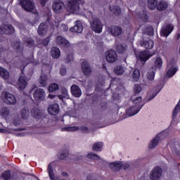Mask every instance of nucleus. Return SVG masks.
Here are the masks:
<instances>
[{"label": "nucleus", "mask_w": 180, "mask_h": 180, "mask_svg": "<svg viewBox=\"0 0 180 180\" xmlns=\"http://www.w3.org/2000/svg\"><path fill=\"white\" fill-rule=\"evenodd\" d=\"M89 19L92 30L96 33H102V29H103L102 21L97 17H95L91 11L89 12Z\"/></svg>", "instance_id": "f257e3e1"}, {"label": "nucleus", "mask_w": 180, "mask_h": 180, "mask_svg": "<svg viewBox=\"0 0 180 180\" xmlns=\"http://www.w3.org/2000/svg\"><path fill=\"white\" fill-rule=\"evenodd\" d=\"M30 81V78L25 75V73L22 72L16 84V86L20 91H23L26 86H27V82Z\"/></svg>", "instance_id": "f03ea898"}, {"label": "nucleus", "mask_w": 180, "mask_h": 180, "mask_svg": "<svg viewBox=\"0 0 180 180\" xmlns=\"http://www.w3.org/2000/svg\"><path fill=\"white\" fill-rule=\"evenodd\" d=\"M20 4L25 11L34 13L36 6H34V2L33 0H20Z\"/></svg>", "instance_id": "7ed1b4c3"}, {"label": "nucleus", "mask_w": 180, "mask_h": 180, "mask_svg": "<svg viewBox=\"0 0 180 180\" xmlns=\"http://www.w3.org/2000/svg\"><path fill=\"white\" fill-rule=\"evenodd\" d=\"M52 8L55 13H63L65 9V4L62 0H54L52 4Z\"/></svg>", "instance_id": "20e7f679"}, {"label": "nucleus", "mask_w": 180, "mask_h": 180, "mask_svg": "<svg viewBox=\"0 0 180 180\" xmlns=\"http://www.w3.org/2000/svg\"><path fill=\"white\" fill-rule=\"evenodd\" d=\"M79 4H82V0H68L67 10L72 13L78 12Z\"/></svg>", "instance_id": "39448f33"}, {"label": "nucleus", "mask_w": 180, "mask_h": 180, "mask_svg": "<svg viewBox=\"0 0 180 180\" xmlns=\"http://www.w3.org/2000/svg\"><path fill=\"white\" fill-rule=\"evenodd\" d=\"M105 60L110 63H116L119 60V56L116 51L111 49L105 52Z\"/></svg>", "instance_id": "423d86ee"}, {"label": "nucleus", "mask_w": 180, "mask_h": 180, "mask_svg": "<svg viewBox=\"0 0 180 180\" xmlns=\"http://www.w3.org/2000/svg\"><path fill=\"white\" fill-rule=\"evenodd\" d=\"M15 28L11 25L3 23L0 25V34H13Z\"/></svg>", "instance_id": "0eeeda50"}, {"label": "nucleus", "mask_w": 180, "mask_h": 180, "mask_svg": "<svg viewBox=\"0 0 180 180\" xmlns=\"http://www.w3.org/2000/svg\"><path fill=\"white\" fill-rule=\"evenodd\" d=\"M56 43L59 47H60V49H63V50H67V49H70V47H71L70 41L62 36L57 37Z\"/></svg>", "instance_id": "6e6552de"}, {"label": "nucleus", "mask_w": 180, "mask_h": 180, "mask_svg": "<svg viewBox=\"0 0 180 180\" xmlns=\"http://www.w3.org/2000/svg\"><path fill=\"white\" fill-rule=\"evenodd\" d=\"M2 95L4 98L5 103L7 105H15L16 103V97L13 94L9 92H5Z\"/></svg>", "instance_id": "1a4fd4ad"}, {"label": "nucleus", "mask_w": 180, "mask_h": 180, "mask_svg": "<svg viewBox=\"0 0 180 180\" xmlns=\"http://www.w3.org/2000/svg\"><path fill=\"white\" fill-rule=\"evenodd\" d=\"M109 32L114 37H119L123 33V29L117 25H112L108 28Z\"/></svg>", "instance_id": "9d476101"}, {"label": "nucleus", "mask_w": 180, "mask_h": 180, "mask_svg": "<svg viewBox=\"0 0 180 180\" xmlns=\"http://www.w3.org/2000/svg\"><path fill=\"white\" fill-rule=\"evenodd\" d=\"M35 101H44L46 99V91L43 89H37L33 93Z\"/></svg>", "instance_id": "9b49d317"}, {"label": "nucleus", "mask_w": 180, "mask_h": 180, "mask_svg": "<svg viewBox=\"0 0 180 180\" xmlns=\"http://www.w3.org/2000/svg\"><path fill=\"white\" fill-rule=\"evenodd\" d=\"M139 44L141 47L150 50V49L154 47V41L148 38L146 39L144 37H143L142 39L139 41Z\"/></svg>", "instance_id": "f8f14e48"}, {"label": "nucleus", "mask_w": 180, "mask_h": 180, "mask_svg": "<svg viewBox=\"0 0 180 180\" xmlns=\"http://www.w3.org/2000/svg\"><path fill=\"white\" fill-rule=\"evenodd\" d=\"M77 130H80L83 133H88L89 129L86 127H65L62 128V131H77Z\"/></svg>", "instance_id": "ddd939ff"}, {"label": "nucleus", "mask_w": 180, "mask_h": 180, "mask_svg": "<svg viewBox=\"0 0 180 180\" xmlns=\"http://www.w3.org/2000/svg\"><path fill=\"white\" fill-rule=\"evenodd\" d=\"M161 175H162V169L160 167H156L152 170L150 178L152 180H158Z\"/></svg>", "instance_id": "4468645a"}, {"label": "nucleus", "mask_w": 180, "mask_h": 180, "mask_svg": "<svg viewBox=\"0 0 180 180\" xmlns=\"http://www.w3.org/2000/svg\"><path fill=\"white\" fill-rule=\"evenodd\" d=\"M152 56L153 55L150 54V51L146 50L140 52L139 54V58L141 64H143V65H144V64H146L147 60L150 59V57H152Z\"/></svg>", "instance_id": "2eb2a0df"}, {"label": "nucleus", "mask_w": 180, "mask_h": 180, "mask_svg": "<svg viewBox=\"0 0 180 180\" xmlns=\"http://www.w3.org/2000/svg\"><path fill=\"white\" fill-rule=\"evenodd\" d=\"M172 30H174V25L171 24L167 25L162 27L160 34L163 37H168L172 33Z\"/></svg>", "instance_id": "dca6fc26"}, {"label": "nucleus", "mask_w": 180, "mask_h": 180, "mask_svg": "<svg viewBox=\"0 0 180 180\" xmlns=\"http://www.w3.org/2000/svg\"><path fill=\"white\" fill-rule=\"evenodd\" d=\"M82 70L83 71V74H84L86 77H89L91 75V72H92L91 65L86 60L82 63Z\"/></svg>", "instance_id": "f3484780"}, {"label": "nucleus", "mask_w": 180, "mask_h": 180, "mask_svg": "<svg viewBox=\"0 0 180 180\" xmlns=\"http://www.w3.org/2000/svg\"><path fill=\"white\" fill-rule=\"evenodd\" d=\"M48 113L52 116H56L60 113V105L57 103L50 105L48 107Z\"/></svg>", "instance_id": "a211bd4d"}, {"label": "nucleus", "mask_w": 180, "mask_h": 180, "mask_svg": "<svg viewBox=\"0 0 180 180\" xmlns=\"http://www.w3.org/2000/svg\"><path fill=\"white\" fill-rule=\"evenodd\" d=\"M70 30L72 33H82V31L84 30L82 22L79 20H77L75 26L71 27Z\"/></svg>", "instance_id": "6ab92c4d"}, {"label": "nucleus", "mask_w": 180, "mask_h": 180, "mask_svg": "<svg viewBox=\"0 0 180 180\" xmlns=\"http://www.w3.org/2000/svg\"><path fill=\"white\" fill-rule=\"evenodd\" d=\"M49 30V25L46 22H41L39 25L38 27V34L41 37H43V36H46V34L47 33Z\"/></svg>", "instance_id": "aec40b11"}, {"label": "nucleus", "mask_w": 180, "mask_h": 180, "mask_svg": "<svg viewBox=\"0 0 180 180\" xmlns=\"http://www.w3.org/2000/svg\"><path fill=\"white\" fill-rule=\"evenodd\" d=\"M50 40H51V37H47L45 39H38L37 41V46L41 49L42 47H47L49 46V43H50Z\"/></svg>", "instance_id": "412c9836"}, {"label": "nucleus", "mask_w": 180, "mask_h": 180, "mask_svg": "<svg viewBox=\"0 0 180 180\" xmlns=\"http://www.w3.org/2000/svg\"><path fill=\"white\" fill-rule=\"evenodd\" d=\"M123 167V162L120 161H115L110 164V168L114 172H117Z\"/></svg>", "instance_id": "4be33fe9"}, {"label": "nucleus", "mask_w": 180, "mask_h": 180, "mask_svg": "<svg viewBox=\"0 0 180 180\" xmlns=\"http://www.w3.org/2000/svg\"><path fill=\"white\" fill-rule=\"evenodd\" d=\"M72 95L75 96V98H79L81 95H82V91H81V89L76 84H73L70 88Z\"/></svg>", "instance_id": "5701e85b"}, {"label": "nucleus", "mask_w": 180, "mask_h": 180, "mask_svg": "<svg viewBox=\"0 0 180 180\" xmlns=\"http://www.w3.org/2000/svg\"><path fill=\"white\" fill-rule=\"evenodd\" d=\"M31 114L32 117L37 120H40V119H42L43 117V112L37 108H34L31 110Z\"/></svg>", "instance_id": "b1692460"}, {"label": "nucleus", "mask_w": 180, "mask_h": 180, "mask_svg": "<svg viewBox=\"0 0 180 180\" xmlns=\"http://www.w3.org/2000/svg\"><path fill=\"white\" fill-rule=\"evenodd\" d=\"M13 49L18 54H22L23 53V44L21 42L17 41L13 44Z\"/></svg>", "instance_id": "393cba45"}, {"label": "nucleus", "mask_w": 180, "mask_h": 180, "mask_svg": "<svg viewBox=\"0 0 180 180\" xmlns=\"http://www.w3.org/2000/svg\"><path fill=\"white\" fill-rule=\"evenodd\" d=\"M39 84L42 88H45L49 85V76L46 74H41L39 77Z\"/></svg>", "instance_id": "a878e982"}, {"label": "nucleus", "mask_w": 180, "mask_h": 180, "mask_svg": "<svg viewBox=\"0 0 180 180\" xmlns=\"http://www.w3.org/2000/svg\"><path fill=\"white\" fill-rule=\"evenodd\" d=\"M160 134H158L155 139H153L151 142L149 143V148L153 149L155 148L158 146V142L161 140L160 137Z\"/></svg>", "instance_id": "bb28decb"}, {"label": "nucleus", "mask_w": 180, "mask_h": 180, "mask_svg": "<svg viewBox=\"0 0 180 180\" xmlns=\"http://www.w3.org/2000/svg\"><path fill=\"white\" fill-rule=\"evenodd\" d=\"M51 55L53 58H60V56H61V52L60 49L56 46L51 49Z\"/></svg>", "instance_id": "cd10ccee"}, {"label": "nucleus", "mask_w": 180, "mask_h": 180, "mask_svg": "<svg viewBox=\"0 0 180 180\" xmlns=\"http://www.w3.org/2000/svg\"><path fill=\"white\" fill-rule=\"evenodd\" d=\"M0 77L3 78V79H9V72L8 70L0 67Z\"/></svg>", "instance_id": "c85d7f7f"}, {"label": "nucleus", "mask_w": 180, "mask_h": 180, "mask_svg": "<svg viewBox=\"0 0 180 180\" xmlns=\"http://www.w3.org/2000/svg\"><path fill=\"white\" fill-rule=\"evenodd\" d=\"M156 8L160 12H162V11H165L168 8V4L165 1H160L157 4Z\"/></svg>", "instance_id": "c756f323"}, {"label": "nucleus", "mask_w": 180, "mask_h": 180, "mask_svg": "<svg viewBox=\"0 0 180 180\" xmlns=\"http://www.w3.org/2000/svg\"><path fill=\"white\" fill-rule=\"evenodd\" d=\"M48 174L49 175V178L51 180H57V177H56V176L54 175V170L53 169V165H51V163H50L48 165Z\"/></svg>", "instance_id": "7c9ffc66"}, {"label": "nucleus", "mask_w": 180, "mask_h": 180, "mask_svg": "<svg viewBox=\"0 0 180 180\" xmlns=\"http://www.w3.org/2000/svg\"><path fill=\"white\" fill-rule=\"evenodd\" d=\"M117 51L119 54H123V53H126L127 51V45L126 44H118L116 46Z\"/></svg>", "instance_id": "2f4dec72"}, {"label": "nucleus", "mask_w": 180, "mask_h": 180, "mask_svg": "<svg viewBox=\"0 0 180 180\" xmlns=\"http://www.w3.org/2000/svg\"><path fill=\"white\" fill-rule=\"evenodd\" d=\"M158 0H148V7L150 11H154L157 8Z\"/></svg>", "instance_id": "473e14b6"}, {"label": "nucleus", "mask_w": 180, "mask_h": 180, "mask_svg": "<svg viewBox=\"0 0 180 180\" xmlns=\"http://www.w3.org/2000/svg\"><path fill=\"white\" fill-rule=\"evenodd\" d=\"M29 109H27L26 107L22 108L20 112L22 119H24V120L29 119Z\"/></svg>", "instance_id": "72a5a7b5"}, {"label": "nucleus", "mask_w": 180, "mask_h": 180, "mask_svg": "<svg viewBox=\"0 0 180 180\" xmlns=\"http://www.w3.org/2000/svg\"><path fill=\"white\" fill-rule=\"evenodd\" d=\"M146 77L148 81H154V77H155V69L152 68V70L148 72Z\"/></svg>", "instance_id": "f704fd0d"}, {"label": "nucleus", "mask_w": 180, "mask_h": 180, "mask_svg": "<svg viewBox=\"0 0 180 180\" xmlns=\"http://www.w3.org/2000/svg\"><path fill=\"white\" fill-rule=\"evenodd\" d=\"M103 147V143L102 142H97L93 145L92 150L93 151H101Z\"/></svg>", "instance_id": "c9c22d12"}, {"label": "nucleus", "mask_w": 180, "mask_h": 180, "mask_svg": "<svg viewBox=\"0 0 180 180\" xmlns=\"http://www.w3.org/2000/svg\"><path fill=\"white\" fill-rule=\"evenodd\" d=\"M114 72L116 75H122L124 74V68H123V66H116L114 69Z\"/></svg>", "instance_id": "e433bc0d"}, {"label": "nucleus", "mask_w": 180, "mask_h": 180, "mask_svg": "<svg viewBox=\"0 0 180 180\" xmlns=\"http://www.w3.org/2000/svg\"><path fill=\"white\" fill-rule=\"evenodd\" d=\"M24 41L27 44V47L32 48V47H34L35 46L34 40H33L30 37H25L24 39Z\"/></svg>", "instance_id": "4c0bfd02"}, {"label": "nucleus", "mask_w": 180, "mask_h": 180, "mask_svg": "<svg viewBox=\"0 0 180 180\" xmlns=\"http://www.w3.org/2000/svg\"><path fill=\"white\" fill-rule=\"evenodd\" d=\"M132 78L135 82H137L140 79V70L135 69L132 73Z\"/></svg>", "instance_id": "58836bf2"}, {"label": "nucleus", "mask_w": 180, "mask_h": 180, "mask_svg": "<svg viewBox=\"0 0 180 180\" xmlns=\"http://www.w3.org/2000/svg\"><path fill=\"white\" fill-rule=\"evenodd\" d=\"M127 113L129 116H134V115L139 113V110H137L136 106H132L128 109Z\"/></svg>", "instance_id": "ea45409f"}, {"label": "nucleus", "mask_w": 180, "mask_h": 180, "mask_svg": "<svg viewBox=\"0 0 180 180\" xmlns=\"http://www.w3.org/2000/svg\"><path fill=\"white\" fill-rule=\"evenodd\" d=\"M110 9L114 15H120L122 13V10L120 9V7L115 6L113 7H110Z\"/></svg>", "instance_id": "a19ab883"}, {"label": "nucleus", "mask_w": 180, "mask_h": 180, "mask_svg": "<svg viewBox=\"0 0 180 180\" xmlns=\"http://www.w3.org/2000/svg\"><path fill=\"white\" fill-rule=\"evenodd\" d=\"M58 89H60V86H58V84L56 83L50 84L49 87V92H56V91H58Z\"/></svg>", "instance_id": "79ce46f5"}, {"label": "nucleus", "mask_w": 180, "mask_h": 180, "mask_svg": "<svg viewBox=\"0 0 180 180\" xmlns=\"http://www.w3.org/2000/svg\"><path fill=\"white\" fill-rule=\"evenodd\" d=\"M87 158H89L90 160H96V161H98V160H101V158L98 155L94 154L92 152H90L88 153Z\"/></svg>", "instance_id": "37998d69"}, {"label": "nucleus", "mask_w": 180, "mask_h": 180, "mask_svg": "<svg viewBox=\"0 0 180 180\" xmlns=\"http://www.w3.org/2000/svg\"><path fill=\"white\" fill-rule=\"evenodd\" d=\"M161 67H162V59L157 58L155 60V68L160 70Z\"/></svg>", "instance_id": "c03bdc74"}, {"label": "nucleus", "mask_w": 180, "mask_h": 180, "mask_svg": "<svg viewBox=\"0 0 180 180\" xmlns=\"http://www.w3.org/2000/svg\"><path fill=\"white\" fill-rule=\"evenodd\" d=\"M179 110H180V105H179V103H178L175 106V108H174V109L173 110V113H172V118L173 119H175V117H176L178 113H179Z\"/></svg>", "instance_id": "a18cd8bd"}, {"label": "nucleus", "mask_w": 180, "mask_h": 180, "mask_svg": "<svg viewBox=\"0 0 180 180\" xmlns=\"http://www.w3.org/2000/svg\"><path fill=\"white\" fill-rule=\"evenodd\" d=\"M2 178L5 180L11 179V171H6L1 174Z\"/></svg>", "instance_id": "49530a36"}, {"label": "nucleus", "mask_w": 180, "mask_h": 180, "mask_svg": "<svg viewBox=\"0 0 180 180\" xmlns=\"http://www.w3.org/2000/svg\"><path fill=\"white\" fill-rule=\"evenodd\" d=\"M143 88L141 87V85L140 84H135L134 87V91L135 94H140Z\"/></svg>", "instance_id": "de8ad7c7"}, {"label": "nucleus", "mask_w": 180, "mask_h": 180, "mask_svg": "<svg viewBox=\"0 0 180 180\" xmlns=\"http://www.w3.org/2000/svg\"><path fill=\"white\" fill-rule=\"evenodd\" d=\"M68 157V153L63 152L58 155V158L59 160H65V158H67Z\"/></svg>", "instance_id": "09e8293b"}, {"label": "nucleus", "mask_w": 180, "mask_h": 180, "mask_svg": "<svg viewBox=\"0 0 180 180\" xmlns=\"http://www.w3.org/2000/svg\"><path fill=\"white\" fill-rule=\"evenodd\" d=\"M74 61V56L72 53H70L69 54H68L67 57H66V63H71Z\"/></svg>", "instance_id": "8fccbe9b"}, {"label": "nucleus", "mask_w": 180, "mask_h": 180, "mask_svg": "<svg viewBox=\"0 0 180 180\" xmlns=\"http://www.w3.org/2000/svg\"><path fill=\"white\" fill-rule=\"evenodd\" d=\"M1 113L4 115V116H8V115H9V109L6 107H3L1 108Z\"/></svg>", "instance_id": "3c124183"}, {"label": "nucleus", "mask_w": 180, "mask_h": 180, "mask_svg": "<svg viewBox=\"0 0 180 180\" xmlns=\"http://www.w3.org/2000/svg\"><path fill=\"white\" fill-rule=\"evenodd\" d=\"M146 33L148 36H153V34H154V30L153 27H149L146 28Z\"/></svg>", "instance_id": "603ef678"}, {"label": "nucleus", "mask_w": 180, "mask_h": 180, "mask_svg": "<svg viewBox=\"0 0 180 180\" xmlns=\"http://www.w3.org/2000/svg\"><path fill=\"white\" fill-rule=\"evenodd\" d=\"M141 101H142L141 96L136 97V98L132 99V102L133 103H134V105H137V103H140Z\"/></svg>", "instance_id": "864d4df0"}, {"label": "nucleus", "mask_w": 180, "mask_h": 180, "mask_svg": "<svg viewBox=\"0 0 180 180\" xmlns=\"http://www.w3.org/2000/svg\"><path fill=\"white\" fill-rule=\"evenodd\" d=\"M60 75H65V74H67V68H65L64 66H62L60 69Z\"/></svg>", "instance_id": "5fc2aeb1"}, {"label": "nucleus", "mask_w": 180, "mask_h": 180, "mask_svg": "<svg viewBox=\"0 0 180 180\" xmlns=\"http://www.w3.org/2000/svg\"><path fill=\"white\" fill-rule=\"evenodd\" d=\"M175 72H176V70L174 69L172 70H169L167 74L169 75V77H173V75H175Z\"/></svg>", "instance_id": "6e6d98bb"}, {"label": "nucleus", "mask_w": 180, "mask_h": 180, "mask_svg": "<svg viewBox=\"0 0 180 180\" xmlns=\"http://www.w3.org/2000/svg\"><path fill=\"white\" fill-rule=\"evenodd\" d=\"M49 0H39V2L41 5V6H46V4H47V1Z\"/></svg>", "instance_id": "4d7b16f0"}, {"label": "nucleus", "mask_w": 180, "mask_h": 180, "mask_svg": "<svg viewBox=\"0 0 180 180\" xmlns=\"http://www.w3.org/2000/svg\"><path fill=\"white\" fill-rule=\"evenodd\" d=\"M62 94H63L64 97L68 96V91H67V89H63L62 91Z\"/></svg>", "instance_id": "13d9d810"}, {"label": "nucleus", "mask_w": 180, "mask_h": 180, "mask_svg": "<svg viewBox=\"0 0 180 180\" xmlns=\"http://www.w3.org/2000/svg\"><path fill=\"white\" fill-rule=\"evenodd\" d=\"M122 167H123V169H127L128 168L130 167V165H129L128 163H126L125 165H123Z\"/></svg>", "instance_id": "bf43d9fd"}, {"label": "nucleus", "mask_w": 180, "mask_h": 180, "mask_svg": "<svg viewBox=\"0 0 180 180\" xmlns=\"http://www.w3.org/2000/svg\"><path fill=\"white\" fill-rule=\"evenodd\" d=\"M86 180H97V179H92V176H91V175H88V176H86Z\"/></svg>", "instance_id": "052dcab7"}, {"label": "nucleus", "mask_w": 180, "mask_h": 180, "mask_svg": "<svg viewBox=\"0 0 180 180\" xmlns=\"http://www.w3.org/2000/svg\"><path fill=\"white\" fill-rule=\"evenodd\" d=\"M48 98H50V99H54V98H56V95L49 94Z\"/></svg>", "instance_id": "680f3d73"}, {"label": "nucleus", "mask_w": 180, "mask_h": 180, "mask_svg": "<svg viewBox=\"0 0 180 180\" xmlns=\"http://www.w3.org/2000/svg\"><path fill=\"white\" fill-rule=\"evenodd\" d=\"M62 175H63V176H68V173H67V172H62Z\"/></svg>", "instance_id": "e2e57ef3"}, {"label": "nucleus", "mask_w": 180, "mask_h": 180, "mask_svg": "<svg viewBox=\"0 0 180 180\" xmlns=\"http://www.w3.org/2000/svg\"><path fill=\"white\" fill-rule=\"evenodd\" d=\"M58 96L59 99H60L61 101H63V98H65V97H64V96H63V95H59V96Z\"/></svg>", "instance_id": "0e129e2a"}, {"label": "nucleus", "mask_w": 180, "mask_h": 180, "mask_svg": "<svg viewBox=\"0 0 180 180\" xmlns=\"http://www.w3.org/2000/svg\"><path fill=\"white\" fill-rule=\"evenodd\" d=\"M15 136H23V134H22V133H17V134H15Z\"/></svg>", "instance_id": "69168bd1"}, {"label": "nucleus", "mask_w": 180, "mask_h": 180, "mask_svg": "<svg viewBox=\"0 0 180 180\" xmlns=\"http://www.w3.org/2000/svg\"><path fill=\"white\" fill-rule=\"evenodd\" d=\"M1 133H6V129H1Z\"/></svg>", "instance_id": "338daca9"}, {"label": "nucleus", "mask_w": 180, "mask_h": 180, "mask_svg": "<svg viewBox=\"0 0 180 180\" xmlns=\"http://www.w3.org/2000/svg\"><path fill=\"white\" fill-rule=\"evenodd\" d=\"M17 130H18V131H22L25 130V128L18 129Z\"/></svg>", "instance_id": "774afa93"}]
</instances>
